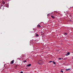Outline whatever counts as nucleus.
Listing matches in <instances>:
<instances>
[{
    "instance_id": "5",
    "label": "nucleus",
    "mask_w": 73,
    "mask_h": 73,
    "mask_svg": "<svg viewBox=\"0 0 73 73\" xmlns=\"http://www.w3.org/2000/svg\"><path fill=\"white\" fill-rule=\"evenodd\" d=\"M32 64H29L27 65V66L29 67V66H31V65Z\"/></svg>"
},
{
    "instance_id": "13",
    "label": "nucleus",
    "mask_w": 73,
    "mask_h": 73,
    "mask_svg": "<svg viewBox=\"0 0 73 73\" xmlns=\"http://www.w3.org/2000/svg\"><path fill=\"white\" fill-rule=\"evenodd\" d=\"M50 15V14H49V13L48 14V15H47V16H49Z\"/></svg>"
},
{
    "instance_id": "9",
    "label": "nucleus",
    "mask_w": 73,
    "mask_h": 73,
    "mask_svg": "<svg viewBox=\"0 0 73 73\" xmlns=\"http://www.w3.org/2000/svg\"><path fill=\"white\" fill-rule=\"evenodd\" d=\"M51 17L52 18V19L54 18V17L52 15H51Z\"/></svg>"
},
{
    "instance_id": "17",
    "label": "nucleus",
    "mask_w": 73,
    "mask_h": 73,
    "mask_svg": "<svg viewBox=\"0 0 73 73\" xmlns=\"http://www.w3.org/2000/svg\"><path fill=\"white\" fill-rule=\"evenodd\" d=\"M61 72L62 73H63V71H61Z\"/></svg>"
},
{
    "instance_id": "8",
    "label": "nucleus",
    "mask_w": 73,
    "mask_h": 73,
    "mask_svg": "<svg viewBox=\"0 0 73 73\" xmlns=\"http://www.w3.org/2000/svg\"><path fill=\"white\" fill-rule=\"evenodd\" d=\"M53 64H55V65H56V62H54V61H53L52 62Z\"/></svg>"
},
{
    "instance_id": "18",
    "label": "nucleus",
    "mask_w": 73,
    "mask_h": 73,
    "mask_svg": "<svg viewBox=\"0 0 73 73\" xmlns=\"http://www.w3.org/2000/svg\"><path fill=\"white\" fill-rule=\"evenodd\" d=\"M70 17H71V15H70Z\"/></svg>"
},
{
    "instance_id": "1",
    "label": "nucleus",
    "mask_w": 73,
    "mask_h": 73,
    "mask_svg": "<svg viewBox=\"0 0 73 73\" xmlns=\"http://www.w3.org/2000/svg\"><path fill=\"white\" fill-rule=\"evenodd\" d=\"M38 64L40 65H41V64H42V61L41 60H40L38 61Z\"/></svg>"
},
{
    "instance_id": "16",
    "label": "nucleus",
    "mask_w": 73,
    "mask_h": 73,
    "mask_svg": "<svg viewBox=\"0 0 73 73\" xmlns=\"http://www.w3.org/2000/svg\"><path fill=\"white\" fill-rule=\"evenodd\" d=\"M58 59L59 60H61V58H59Z\"/></svg>"
},
{
    "instance_id": "4",
    "label": "nucleus",
    "mask_w": 73,
    "mask_h": 73,
    "mask_svg": "<svg viewBox=\"0 0 73 73\" xmlns=\"http://www.w3.org/2000/svg\"><path fill=\"white\" fill-rule=\"evenodd\" d=\"M70 69H71L70 68H68V69H66V71H68L69 70H70Z\"/></svg>"
},
{
    "instance_id": "15",
    "label": "nucleus",
    "mask_w": 73,
    "mask_h": 73,
    "mask_svg": "<svg viewBox=\"0 0 73 73\" xmlns=\"http://www.w3.org/2000/svg\"><path fill=\"white\" fill-rule=\"evenodd\" d=\"M52 62V61H50L49 62Z\"/></svg>"
},
{
    "instance_id": "2",
    "label": "nucleus",
    "mask_w": 73,
    "mask_h": 73,
    "mask_svg": "<svg viewBox=\"0 0 73 73\" xmlns=\"http://www.w3.org/2000/svg\"><path fill=\"white\" fill-rule=\"evenodd\" d=\"M14 63V60H13L11 61V62L10 63V64H13V63Z\"/></svg>"
},
{
    "instance_id": "3",
    "label": "nucleus",
    "mask_w": 73,
    "mask_h": 73,
    "mask_svg": "<svg viewBox=\"0 0 73 73\" xmlns=\"http://www.w3.org/2000/svg\"><path fill=\"white\" fill-rule=\"evenodd\" d=\"M37 27L38 28H40L41 27V26H40V25L39 24L37 25Z\"/></svg>"
},
{
    "instance_id": "6",
    "label": "nucleus",
    "mask_w": 73,
    "mask_h": 73,
    "mask_svg": "<svg viewBox=\"0 0 73 73\" xmlns=\"http://www.w3.org/2000/svg\"><path fill=\"white\" fill-rule=\"evenodd\" d=\"M70 54V52H68L67 53V54L66 55V56H68V55H69Z\"/></svg>"
},
{
    "instance_id": "11",
    "label": "nucleus",
    "mask_w": 73,
    "mask_h": 73,
    "mask_svg": "<svg viewBox=\"0 0 73 73\" xmlns=\"http://www.w3.org/2000/svg\"><path fill=\"white\" fill-rule=\"evenodd\" d=\"M36 37H38V35L37 34H36Z\"/></svg>"
},
{
    "instance_id": "10",
    "label": "nucleus",
    "mask_w": 73,
    "mask_h": 73,
    "mask_svg": "<svg viewBox=\"0 0 73 73\" xmlns=\"http://www.w3.org/2000/svg\"><path fill=\"white\" fill-rule=\"evenodd\" d=\"M64 35H68V34L66 33H64Z\"/></svg>"
},
{
    "instance_id": "7",
    "label": "nucleus",
    "mask_w": 73,
    "mask_h": 73,
    "mask_svg": "<svg viewBox=\"0 0 73 73\" xmlns=\"http://www.w3.org/2000/svg\"><path fill=\"white\" fill-rule=\"evenodd\" d=\"M2 3H3V4L4 5V4H5V2L4 1H3L2 2Z\"/></svg>"
},
{
    "instance_id": "12",
    "label": "nucleus",
    "mask_w": 73,
    "mask_h": 73,
    "mask_svg": "<svg viewBox=\"0 0 73 73\" xmlns=\"http://www.w3.org/2000/svg\"><path fill=\"white\" fill-rule=\"evenodd\" d=\"M27 62V61H26V60H25L24 61V62Z\"/></svg>"
},
{
    "instance_id": "14",
    "label": "nucleus",
    "mask_w": 73,
    "mask_h": 73,
    "mask_svg": "<svg viewBox=\"0 0 73 73\" xmlns=\"http://www.w3.org/2000/svg\"><path fill=\"white\" fill-rule=\"evenodd\" d=\"M20 73H23V71H21L20 72Z\"/></svg>"
}]
</instances>
